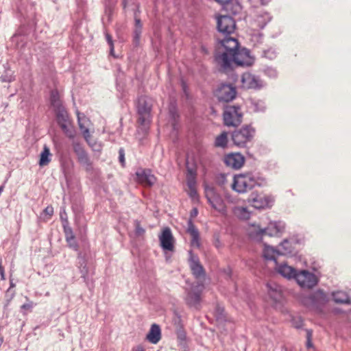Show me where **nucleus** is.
<instances>
[{
  "mask_svg": "<svg viewBox=\"0 0 351 351\" xmlns=\"http://www.w3.org/2000/svg\"><path fill=\"white\" fill-rule=\"evenodd\" d=\"M215 59L217 63L224 69L230 68L232 62L237 66H250L254 61L248 49L245 48L239 49V46L235 49L223 48L217 51Z\"/></svg>",
  "mask_w": 351,
  "mask_h": 351,
  "instance_id": "obj_1",
  "label": "nucleus"
},
{
  "mask_svg": "<svg viewBox=\"0 0 351 351\" xmlns=\"http://www.w3.org/2000/svg\"><path fill=\"white\" fill-rule=\"evenodd\" d=\"M217 28L218 34L217 51L223 48L235 49L239 45L238 40L232 36L236 29L234 19L228 15H220L217 17Z\"/></svg>",
  "mask_w": 351,
  "mask_h": 351,
  "instance_id": "obj_2",
  "label": "nucleus"
},
{
  "mask_svg": "<svg viewBox=\"0 0 351 351\" xmlns=\"http://www.w3.org/2000/svg\"><path fill=\"white\" fill-rule=\"evenodd\" d=\"M152 99L146 96H141L138 99L137 112L138 123L146 131L152 121Z\"/></svg>",
  "mask_w": 351,
  "mask_h": 351,
  "instance_id": "obj_3",
  "label": "nucleus"
},
{
  "mask_svg": "<svg viewBox=\"0 0 351 351\" xmlns=\"http://www.w3.org/2000/svg\"><path fill=\"white\" fill-rule=\"evenodd\" d=\"M273 19V16L265 10H255L250 16L249 24L252 29H263Z\"/></svg>",
  "mask_w": 351,
  "mask_h": 351,
  "instance_id": "obj_4",
  "label": "nucleus"
},
{
  "mask_svg": "<svg viewBox=\"0 0 351 351\" xmlns=\"http://www.w3.org/2000/svg\"><path fill=\"white\" fill-rule=\"evenodd\" d=\"M255 130L251 125H244L234 130L231 135L233 143L239 147H245L254 136Z\"/></svg>",
  "mask_w": 351,
  "mask_h": 351,
  "instance_id": "obj_5",
  "label": "nucleus"
},
{
  "mask_svg": "<svg viewBox=\"0 0 351 351\" xmlns=\"http://www.w3.org/2000/svg\"><path fill=\"white\" fill-rule=\"evenodd\" d=\"M295 281L302 289H312L319 282V276L317 273L310 271L308 269H299Z\"/></svg>",
  "mask_w": 351,
  "mask_h": 351,
  "instance_id": "obj_6",
  "label": "nucleus"
},
{
  "mask_svg": "<svg viewBox=\"0 0 351 351\" xmlns=\"http://www.w3.org/2000/svg\"><path fill=\"white\" fill-rule=\"evenodd\" d=\"M243 112L239 106H227L223 114V123L228 127H237L242 122Z\"/></svg>",
  "mask_w": 351,
  "mask_h": 351,
  "instance_id": "obj_7",
  "label": "nucleus"
},
{
  "mask_svg": "<svg viewBox=\"0 0 351 351\" xmlns=\"http://www.w3.org/2000/svg\"><path fill=\"white\" fill-rule=\"evenodd\" d=\"M300 300L306 307H317L325 304L328 301V297L323 290L317 289L307 295L301 296Z\"/></svg>",
  "mask_w": 351,
  "mask_h": 351,
  "instance_id": "obj_8",
  "label": "nucleus"
},
{
  "mask_svg": "<svg viewBox=\"0 0 351 351\" xmlns=\"http://www.w3.org/2000/svg\"><path fill=\"white\" fill-rule=\"evenodd\" d=\"M206 197L213 208L222 215H226L227 209L223 200L214 189L208 188L206 190Z\"/></svg>",
  "mask_w": 351,
  "mask_h": 351,
  "instance_id": "obj_9",
  "label": "nucleus"
},
{
  "mask_svg": "<svg viewBox=\"0 0 351 351\" xmlns=\"http://www.w3.org/2000/svg\"><path fill=\"white\" fill-rule=\"evenodd\" d=\"M56 121L65 135L73 138L75 136L74 131L70 128V121L68 113L65 108H61L60 110L55 112Z\"/></svg>",
  "mask_w": 351,
  "mask_h": 351,
  "instance_id": "obj_10",
  "label": "nucleus"
},
{
  "mask_svg": "<svg viewBox=\"0 0 351 351\" xmlns=\"http://www.w3.org/2000/svg\"><path fill=\"white\" fill-rule=\"evenodd\" d=\"M215 95L219 101L230 102L235 98L237 90L230 84H222L217 88Z\"/></svg>",
  "mask_w": 351,
  "mask_h": 351,
  "instance_id": "obj_11",
  "label": "nucleus"
},
{
  "mask_svg": "<svg viewBox=\"0 0 351 351\" xmlns=\"http://www.w3.org/2000/svg\"><path fill=\"white\" fill-rule=\"evenodd\" d=\"M232 189L238 193H245L252 190L247 173L234 176Z\"/></svg>",
  "mask_w": 351,
  "mask_h": 351,
  "instance_id": "obj_12",
  "label": "nucleus"
},
{
  "mask_svg": "<svg viewBox=\"0 0 351 351\" xmlns=\"http://www.w3.org/2000/svg\"><path fill=\"white\" fill-rule=\"evenodd\" d=\"M242 87L246 89H261L265 86L260 77L250 73H245L241 76Z\"/></svg>",
  "mask_w": 351,
  "mask_h": 351,
  "instance_id": "obj_13",
  "label": "nucleus"
},
{
  "mask_svg": "<svg viewBox=\"0 0 351 351\" xmlns=\"http://www.w3.org/2000/svg\"><path fill=\"white\" fill-rule=\"evenodd\" d=\"M204 289L202 284H197L195 286H192L191 289L186 291V295L185 297V302L191 307L197 308L200 303V295Z\"/></svg>",
  "mask_w": 351,
  "mask_h": 351,
  "instance_id": "obj_14",
  "label": "nucleus"
},
{
  "mask_svg": "<svg viewBox=\"0 0 351 351\" xmlns=\"http://www.w3.org/2000/svg\"><path fill=\"white\" fill-rule=\"evenodd\" d=\"M274 198L270 195H261L252 193L250 198L252 206L256 209L271 208Z\"/></svg>",
  "mask_w": 351,
  "mask_h": 351,
  "instance_id": "obj_15",
  "label": "nucleus"
},
{
  "mask_svg": "<svg viewBox=\"0 0 351 351\" xmlns=\"http://www.w3.org/2000/svg\"><path fill=\"white\" fill-rule=\"evenodd\" d=\"M274 269L279 275L289 280H295L298 271V269L288 265L286 262L278 263L276 261Z\"/></svg>",
  "mask_w": 351,
  "mask_h": 351,
  "instance_id": "obj_16",
  "label": "nucleus"
},
{
  "mask_svg": "<svg viewBox=\"0 0 351 351\" xmlns=\"http://www.w3.org/2000/svg\"><path fill=\"white\" fill-rule=\"evenodd\" d=\"M160 246L165 251L172 252L174 250V238L169 228H165L158 237Z\"/></svg>",
  "mask_w": 351,
  "mask_h": 351,
  "instance_id": "obj_17",
  "label": "nucleus"
},
{
  "mask_svg": "<svg viewBox=\"0 0 351 351\" xmlns=\"http://www.w3.org/2000/svg\"><path fill=\"white\" fill-rule=\"evenodd\" d=\"M73 150L80 164L85 168L86 171H90L93 169L92 162L84 148L80 144H75Z\"/></svg>",
  "mask_w": 351,
  "mask_h": 351,
  "instance_id": "obj_18",
  "label": "nucleus"
},
{
  "mask_svg": "<svg viewBox=\"0 0 351 351\" xmlns=\"http://www.w3.org/2000/svg\"><path fill=\"white\" fill-rule=\"evenodd\" d=\"M189 261L193 276L196 278L204 277L205 271L199 262V258L197 255L194 254L192 251H189Z\"/></svg>",
  "mask_w": 351,
  "mask_h": 351,
  "instance_id": "obj_19",
  "label": "nucleus"
},
{
  "mask_svg": "<svg viewBox=\"0 0 351 351\" xmlns=\"http://www.w3.org/2000/svg\"><path fill=\"white\" fill-rule=\"evenodd\" d=\"M265 230L266 235L269 237H279L285 232V223L282 221H272Z\"/></svg>",
  "mask_w": 351,
  "mask_h": 351,
  "instance_id": "obj_20",
  "label": "nucleus"
},
{
  "mask_svg": "<svg viewBox=\"0 0 351 351\" xmlns=\"http://www.w3.org/2000/svg\"><path fill=\"white\" fill-rule=\"evenodd\" d=\"M250 180V186L252 189L255 187H265L267 185V179L263 176V173L258 171H248L246 172Z\"/></svg>",
  "mask_w": 351,
  "mask_h": 351,
  "instance_id": "obj_21",
  "label": "nucleus"
},
{
  "mask_svg": "<svg viewBox=\"0 0 351 351\" xmlns=\"http://www.w3.org/2000/svg\"><path fill=\"white\" fill-rule=\"evenodd\" d=\"M247 234L249 238L256 242L262 241L263 237L266 235L265 228H261L258 224H249L247 228Z\"/></svg>",
  "mask_w": 351,
  "mask_h": 351,
  "instance_id": "obj_22",
  "label": "nucleus"
},
{
  "mask_svg": "<svg viewBox=\"0 0 351 351\" xmlns=\"http://www.w3.org/2000/svg\"><path fill=\"white\" fill-rule=\"evenodd\" d=\"M244 157L239 153L228 154L224 158L225 164L234 169H240L244 164Z\"/></svg>",
  "mask_w": 351,
  "mask_h": 351,
  "instance_id": "obj_23",
  "label": "nucleus"
},
{
  "mask_svg": "<svg viewBox=\"0 0 351 351\" xmlns=\"http://www.w3.org/2000/svg\"><path fill=\"white\" fill-rule=\"evenodd\" d=\"M277 255L289 256L295 252L294 243L289 239H284L276 247Z\"/></svg>",
  "mask_w": 351,
  "mask_h": 351,
  "instance_id": "obj_24",
  "label": "nucleus"
},
{
  "mask_svg": "<svg viewBox=\"0 0 351 351\" xmlns=\"http://www.w3.org/2000/svg\"><path fill=\"white\" fill-rule=\"evenodd\" d=\"M138 181L145 185L152 186L156 182V178L148 169H139L136 172Z\"/></svg>",
  "mask_w": 351,
  "mask_h": 351,
  "instance_id": "obj_25",
  "label": "nucleus"
},
{
  "mask_svg": "<svg viewBox=\"0 0 351 351\" xmlns=\"http://www.w3.org/2000/svg\"><path fill=\"white\" fill-rule=\"evenodd\" d=\"M267 293L269 296L274 301L279 302L282 298V288L280 285L274 282L267 284Z\"/></svg>",
  "mask_w": 351,
  "mask_h": 351,
  "instance_id": "obj_26",
  "label": "nucleus"
},
{
  "mask_svg": "<svg viewBox=\"0 0 351 351\" xmlns=\"http://www.w3.org/2000/svg\"><path fill=\"white\" fill-rule=\"evenodd\" d=\"M186 231L192 237L191 241V246L199 247L200 246L199 233L191 219H189L187 222Z\"/></svg>",
  "mask_w": 351,
  "mask_h": 351,
  "instance_id": "obj_27",
  "label": "nucleus"
},
{
  "mask_svg": "<svg viewBox=\"0 0 351 351\" xmlns=\"http://www.w3.org/2000/svg\"><path fill=\"white\" fill-rule=\"evenodd\" d=\"M147 339L152 343H157L161 339V330L158 324H153L146 336Z\"/></svg>",
  "mask_w": 351,
  "mask_h": 351,
  "instance_id": "obj_28",
  "label": "nucleus"
},
{
  "mask_svg": "<svg viewBox=\"0 0 351 351\" xmlns=\"http://www.w3.org/2000/svg\"><path fill=\"white\" fill-rule=\"evenodd\" d=\"M332 300L337 304H351V300L348 293L343 291H336L331 293Z\"/></svg>",
  "mask_w": 351,
  "mask_h": 351,
  "instance_id": "obj_29",
  "label": "nucleus"
},
{
  "mask_svg": "<svg viewBox=\"0 0 351 351\" xmlns=\"http://www.w3.org/2000/svg\"><path fill=\"white\" fill-rule=\"evenodd\" d=\"M50 104L54 112L60 110L61 108H65L62 105L60 95L56 90H52L51 91Z\"/></svg>",
  "mask_w": 351,
  "mask_h": 351,
  "instance_id": "obj_30",
  "label": "nucleus"
},
{
  "mask_svg": "<svg viewBox=\"0 0 351 351\" xmlns=\"http://www.w3.org/2000/svg\"><path fill=\"white\" fill-rule=\"evenodd\" d=\"M232 213L235 217L241 220H247L251 216V212L243 206H234Z\"/></svg>",
  "mask_w": 351,
  "mask_h": 351,
  "instance_id": "obj_31",
  "label": "nucleus"
},
{
  "mask_svg": "<svg viewBox=\"0 0 351 351\" xmlns=\"http://www.w3.org/2000/svg\"><path fill=\"white\" fill-rule=\"evenodd\" d=\"M51 160V154L50 153L49 148L45 145L43 150L40 154V158L39 160V165L41 167L47 165Z\"/></svg>",
  "mask_w": 351,
  "mask_h": 351,
  "instance_id": "obj_32",
  "label": "nucleus"
},
{
  "mask_svg": "<svg viewBox=\"0 0 351 351\" xmlns=\"http://www.w3.org/2000/svg\"><path fill=\"white\" fill-rule=\"evenodd\" d=\"M250 108L254 112H263L266 110V105L264 101L260 99H252Z\"/></svg>",
  "mask_w": 351,
  "mask_h": 351,
  "instance_id": "obj_33",
  "label": "nucleus"
},
{
  "mask_svg": "<svg viewBox=\"0 0 351 351\" xmlns=\"http://www.w3.org/2000/svg\"><path fill=\"white\" fill-rule=\"evenodd\" d=\"M219 3L223 5V7L225 10L228 11H230L233 14H236L241 10V6L239 4H236L234 10H232V8L233 7V3L228 1L226 0H215Z\"/></svg>",
  "mask_w": 351,
  "mask_h": 351,
  "instance_id": "obj_34",
  "label": "nucleus"
},
{
  "mask_svg": "<svg viewBox=\"0 0 351 351\" xmlns=\"http://www.w3.org/2000/svg\"><path fill=\"white\" fill-rule=\"evenodd\" d=\"M278 56V51L276 47H269L267 49H263L261 56L268 60H274Z\"/></svg>",
  "mask_w": 351,
  "mask_h": 351,
  "instance_id": "obj_35",
  "label": "nucleus"
},
{
  "mask_svg": "<svg viewBox=\"0 0 351 351\" xmlns=\"http://www.w3.org/2000/svg\"><path fill=\"white\" fill-rule=\"evenodd\" d=\"M277 254L276 248H274L271 246L265 245L263 250V256L267 260H273L275 262L277 261L276 260V255Z\"/></svg>",
  "mask_w": 351,
  "mask_h": 351,
  "instance_id": "obj_36",
  "label": "nucleus"
},
{
  "mask_svg": "<svg viewBox=\"0 0 351 351\" xmlns=\"http://www.w3.org/2000/svg\"><path fill=\"white\" fill-rule=\"evenodd\" d=\"M78 258L80 259L79 262V269L80 272L82 275V278L84 279V281L86 282L87 285L89 286V282L86 279V276L88 274V267L86 266V261L84 258H82L80 254L78 256Z\"/></svg>",
  "mask_w": 351,
  "mask_h": 351,
  "instance_id": "obj_37",
  "label": "nucleus"
},
{
  "mask_svg": "<svg viewBox=\"0 0 351 351\" xmlns=\"http://www.w3.org/2000/svg\"><path fill=\"white\" fill-rule=\"evenodd\" d=\"M77 118L80 129L83 134L84 138L88 141V139L90 137V132L88 128L85 125V122H86L87 120L86 117L81 118L79 115Z\"/></svg>",
  "mask_w": 351,
  "mask_h": 351,
  "instance_id": "obj_38",
  "label": "nucleus"
},
{
  "mask_svg": "<svg viewBox=\"0 0 351 351\" xmlns=\"http://www.w3.org/2000/svg\"><path fill=\"white\" fill-rule=\"evenodd\" d=\"M228 143V134L226 132H222L219 136H218L215 142V145L216 147L224 148L226 147Z\"/></svg>",
  "mask_w": 351,
  "mask_h": 351,
  "instance_id": "obj_39",
  "label": "nucleus"
},
{
  "mask_svg": "<svg viewBox=\"0 0 351 351\" xmlns=\"http://www.w3.org/2000/svg\"><path fill=\"white\" fill-rule=\"evenodd\" d=\"M186 183L189 188L196 186V173L193 169L187 170Z\"/></svg>",
  "mask_w": 351,
  "mask_h": 351,
  "instance_id": "obj_40",
  "label": "nucleus"
},
{
  "mask_svg": "<svg viewBox=\"0 0 351 351\" xmlns=\"http://www.w3.org/2000/svg\"><path fill=\"white\" fill-rule=\"evenodd\" d=\"M262 72L268 77L275 79L278 77L276 68L271 66H266L262 69Z\"/></svg>",
  "mask_w": 351,
  "mask_h": 351,
  "instance_id": "obj_41",
  "label": "nucleus"
},
{
  "mask_svg": "<svg viewBox=\"0 0 351 351\" xmlns=\"http://www.w3.org/2000/svg\"><path fill=\"white\" fill-rule=\"evenodd\" d=\"M263 33L260 31H255L251 36V42L254 43V46H256L263 43Z\"/></svg>",
  "mask_w": 351,
  "mask_h": 351,
  "instance_id": "obj_42",
  "label": "nucleus"
},
{
  "mask_svg": "<svg viewBox=\"0 0 351 351\" xmlns=\"http://www.w3.org/2000/svg\"><path fill=\"white\" fill-rule=\"evenodd\" d=\"M106 40L110 47V54L114 56V47L112 36L108 33H105Z\"/></svg>",
  "mask_w": 351,
  "mask_h": 351,
  "instance_id": "obj_43",
  "label": "nucleus"
},
{
  "mask_svg": "<svg viewBox=\"0 0 351 351\" xmlns=\"http://www.w3.org/2000/svg\"><path fill=\"white\" fill-rule=\"evenodd\" d=\"M133 34V41L136 45H138L142 34V28L134 27Z\"/></svg>",
  "mask_w": 351,
  "mask_h": 351,
  "instance_id": "obj_44",
  "label": "nucleus"
},
{
  "mask_svg": "<svg viewBox=\"0 0 351 351\" xmlns=\"http://www.w3.org/2000/svg\"><path fill=\"white\" fill-rule=\"evenodd\" d=\"M177 336H178V339L180 341V343L184 346L186 340V332L184 331V330L182 328H180L179 329H178Z\"/></svg>",
  "mask_w": 351,
  "mask_h": 351,
  "instance_id": "obj_45",
  "label": "nucleus"
},
{
  "mask_svg": "<svg viewBox=\"0 0 351 351\" xmlns=\"http://www.w3.org/2000/svg\"><path fill=\"white\" fill-rule=\"evenodd\" d=\"M67 237V239H66L69 246L77 251L78 250V245L75 239V237Z\"/></svg>",
  "mask_w": 351,
  "mask_h": 351,
  "instance_id": "obj_46",
  "label": "nucleus"
},
{
  "mask_svg": "<svg viewBox=\"0 0 351 351\" xmlns=\"http://www.w3.org/2000/svg\"><path fill=\"white\" fill-rule=\"evenodd\" d=\"M135 233L138 236L143 235L145 233V230L140 226L138 221L135 222Z\"/></svg>",
  "mask_w": 351,
  "mask_h": 351,
  "instance_id": "obj_47",
  "label": "nucleus"
},
{
  "mask_svg": "<svg viewBox=\"0 0 351 351\" xmlns=\"http://www.w3.org/2000/svg\"><path fill=\"white\" fill-rule=\"evenodd\" d=\"M189 195L190 197H191L193 199H195L197 198V192L196 190V186H194L193 188H189Z\"/></svg>",
  "mask_w": 351,
  "mask_h": 351,
  "instance_id": "obj_48",
  "label": "nucleus"
},
{
  "mask_svg": "<svg viewBox=\"0 0 351 351\" xmlns=\"http://www.w3.org/2000/svg\"><path fill=\"white\" fill-rule=\"evenodd\" d=\"M119 160L121 165L123 166L125 163V153L123 148H121L119 151Z\"/></svg>",
  "mask_w": 351,
  "mask_h": 351,
  "instance_id": "obj_49",
  "label": "nucleus"
},
{
  "mask_svg": "<svg viewBox=\"0 0 351 351\" xmlns=\"http://www.w3.org/2000/svg\"><path fill=\"white\" fill-rule=\"evenodd\" d=\"M23 40H24V37L21 35H19V34H14L12 38V43H18L19 41L23 42Z\"/></svg>",
  "mask_w": 351,
  "mask_h": 351,
  "instance_id": "obj_50",
  "label": "nucleus"
},
{
  "mask_svg": "<svg viewBox=\"0 0 351 351\" xmlns=\"http://www.w3.org/2000/svg\"><path fill=\"white\" fill-rule=\"evenodd\" d=\"M34 306V302H29L27 303L23 304L21 306L22 309L25 310H31Z\"/></svg>",
  "mask_w": 351,
  "mask_h": 351,
  "instance_id": "obj_51",
  "label": "nucleus"
},
{
  "mask_svg": "<svg viewBox=\"0 0 351 351\" xmlns=\"http://www.w3.org/2000/svg\"><path fill=\"white\" fill-rule=\"evenodd\" d=\"M44 213L51 217L53 213V208L51 206H47L45 208Z\"/></svg>",
  "mask_w": 351,
  "mask_h": 351,
  "instance_id": "obj_52",
  "label": "nucleus"
},
{
  "mask_svg": "<svg viewBox=\"0 0 351 351\" xmlns=\"http://www.w3.org/2000/svg\"><path fill=\"white\" fill-rule=\"evenodd\" d=\"M134 20H135V27H134L143 28V25H142L141 21L140 19H138L136 16V14H135V16H134Z\"/></svg>",
  "mask_w": 351,
  "mask_h": 351,
  "instance_id": "obj_53",
  "label": "nucleus"
},
{
  "mask_svg": "<svg viewBox=\"0 0 351 351\" xmlns=\"http://www.w3.org/2000/svg\"><path fill=\"white\" fill-rule=\"evenodd\" d=\"M64 232L66 239H67V237H69V236H71L72 237H74L72 229L71 228H64Z\"/></svg>",
  "mask_w": 351,
  "mask_h": 351,
  "instance_id": "obj_54",
  "label": "nucleus"
},
{
  "mask_svg": "<svg viewBox=\"0 0 351 351\" xmlns=\"http://www.w3.org/2000/svg\"><path fill=\"white\" fill-rule=\"evenodd\" d=\"M311 334L309 332H307V342L306 346L308 348H311L312 347V343L310 339Z\"/></svg>",
  "mask_w": 351,
  "mask_h": 351,
  "instance_id": "obj_55",
  "label": "nucleus"
},
{
  "mask_svg": "<svg viewBox=\"0 0 351 351\" xmlns=\"http://www.w3.org/2000/svg\"><path fill=\"white\" fill-rule=\"evenodd\" d=\"M198 214V210L196 208H194L191 211V217H195Z\"/></svg>",
  "mask_w": 351,
  "mask_h": 351,
  "instance_id": "obj_56",
  "label": "nucleus"
},
{
  "mask_svg": "<svg viewBox=\"0 0 351 351\" xmlns=\"http://www.w3.org/2000/svg\"><path fill=\"white\" fill-rule=\"evenodd\" d=\"M271 0H259L262 5H267Z\"/></svg>",
  "mask_w": 351,
  "mask_h": 351,
  "instance_id": "obj_57",
  "label": "nucleus"
},
{
  "mask_svg": "<svg viewBox=\"0 0 351 351\" xmlns=\"http://www.w3.org/2000/svg\"><path fill=\"white\" fill-rule=\"evenodd\" d=\"M302 322L300 318H298V322H297V324L295 325V327L297 328H299L302 326Z\"/></svg>",
  "mask_w": 351,
  "mask_h": 351,
  "instance_id": "obj_58",
  "label": "nucleus"
},
{
  "mask_svg": "<svg viewBox=\"0 0 351 351\" xmlns=\"http://www.w3.org/2000/svg\"><path fill=\"white\" fill-rule=\"evenodd\" d=\"M215 245L217 248H219L221 247V242H220V241L218 239L215 241Z\"/></svg>",
  "mask_w": 351,
  "mask_h": 351,
  "instance_id": "obj_59",
  "label": "nucleus"
},
{
  "mask_svg": "<svg viewBox=\"0 0 351 351\" xmlns=\"http://www.w3.org/2000/svg\"><path fill=\"white\" fill-rule=\"evenodd\" d=\"M176 316H177V318L175 320V323L176 324H178V325H180V322H181V318L180 316H178L177 314H176Z\"/></svg>",
  "mask_w": 351,
  "mask_h": 351,
  "instance_id": "obj_60",
  "label": "nucleus"
},
{
  "mask_svg": "<svg viewBox=\"0 0 351 351\" xmlns=\"http://www.w3.org/2000/svg\"><path fill=\"white\" fill-rule=\"evenodd\" d=\"M226 199H227L228 202H234V199H232V198H230V195H226Z\"/></svg>",
  "mask_w": 351,
  "mask_h": 351,
  "instance_id": "obj_61",
  "label": "nucleus"
},
{
  "mask_svg": "<svg viewBox=\"0 0 351 351\" xmlns=\"http://www.w3.org/2000/svg\"><path fill=\"white\" fill-rule=\"evenodd\" d=\"M3 77L2 80L5 81V82H11L12 80V77H10L8 79H5L4 77Z\"/></svg>",
  "mask_w": 351,
  "mask_h": 351,
  "instance_id": "obj_62",
  "label": "nucleus"
},
{
  "mask_svg": "<svg viewBox=\"0 0 351 351\" xmlns=\"http://www.w3.org/2000/svg\"><path fill=\"white\" fill-rule=\"evenodd\" d=\"M128 0H123V3H123V8H126V6H127V3H128Z\"/></svg>",
  "mask_w": 351,
  "mask_h": 351,
  "instance_id": "obj_63",
  "label": "nucleus"
},
{
  "mask_svg": "<svg viewBox=\"0 0 351 351\" xmlns=\"http://www.w3.org/2000/svg\"><path fill=\"white\" fill-rule=\"evenodd\" d=\"M182 88H183V90H184V93H186V84H185V83H184V82H182Z\"/></svg>",
  "mask_w": 351,
  "mask_h": 351,
  "instance_id": "obj_64",
  "label": "nucleus"
}]
</instances>
